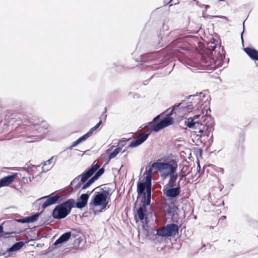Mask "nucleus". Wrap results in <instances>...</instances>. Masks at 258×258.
Wrapping results in <instances>:
<instances>
[{
	"label": "nucleus",
	"mask_w": 258,
	"mask_h": 258,
	"mask_svg": "<svg viewBox=\"0 0 258 258\" xmlns=\"http://www.w3.org/2000/svg\"><path fill=\"white\" fill-rule=\"evenodd\" d=\"M121 151L120 148L117 147L109 155L106 163L102 167L101 164H97V160L87 167L81 174L76 176L70 183V186H73L72 192H75L79 189V194L83 190L89 188L93 183L97 181L104 173L105 166L108 164L110 160L115 158Z\"/></svg>",
	"instance_id": "nucleus-1"
},
{
	"label": "nucleus",
	"mask_w": 258,
	"mask_h": 258,
	"mask_svg": "<svg viewBox=\"0 0 258 258\" xmlns=\"http://www.w3.org/2000/svg\"><path fill=\"white\" fill-rule=\"evenodd\" d=\"M177 170V161L173 159H167V163L160 178L163 181L168 178V182L163 186L162 192L169 200L176 199L181 192L179 181L177 183L179 175Z\"/></svg>",
	"instance_id": "nucleus-2"
},
{
	"label": "nucleus",
	"mask_w": 258,
	"mask_h": 258,
	"mask_svg": "<svg viewBox=\"0 0 258 258\" xmlns=\"http://www.w3.org/2000/svg\"><path fill=\"white\" fill-rule=\"evenodd\" d=\"M94 189H96L92 193L89 203V211L90 213H93L96 215L106 210L111 201L112 191L108 186L96 187Z\"/></svg>",
	"instance_id": "nucleus-3"
},
{
	"label": "nucleus",
	"mask_w": 258,
	"mask_h": 258,
	"mask_svg": "<svg viewBox=\"0 0 258 258\" xmlns=\"http://www.w3.org/2000/svg\"><path fill=\"white\" fill-rule=\"evenodd\" d=\"M209 97L210 96H207L203 92L197 93L196 94L186 96L180 103L174 104L170 108L172 109V111H175L179 115L180 113L186 114V112L191 110L194 106L198 105L197 109H199L200 101L206 102ZM203 105L202 103L200 104V106Z\"/></svg>",
	"instance_id": "nucleus-4"
},
{
	"label": "nucleus",
	"mask_w": 258,
	"mask_h": 258,
	"mask_svg": "<svg viewBox=\"0 0 258 258\" xmlns=\"http://www.w3.org/2000/svg\"><path fill=\"white\" fill-rule=\"evenodd\" d=\"M208 111H211L210 108L206 110V115L202 116L200 120L195 121L190 117L184 121V124L187 127L198 130V133L201 134L200 138L202 136L209 137L214 130V119L211 115H207Z\"/></svg>",
	"instance_id": "nucleus-5"
},
{
	"label": "nucleus",
	"mask_w": 258,
	"mask_h": 258,
	"mask_svg": "<svg viewBox=\"0 0 258 258\" xmlns=\"http://www.w3.org/2000/svg\"><path fill=\"white\" fill-rule=\"evenodd\" d=\"M138 61L143 63H152L146 66L151 67L153 70L162 68L171 62V56L167 53L160 51L144 53L138 58Z\"/></svg>",
	"instance_id": "nucleus-6"
},
{
	"label": "nucleus",
	"mask_w": 258,
	"mask_h": 258,
	"mask_svg": "<svg viewBox=\"0 0 258 258\" xmlns=\"http://www.w3.org/2000/svg\"><path fill=\"white\" fill-rule=\"evenodd\" d=\"M140 204L137 208L138 200L134 203L133 210L134 211V219L136 222L139 221L143 222L144 220L147 221L150 212L148 211V206L151 204V201L144 196H141Z\"/></svg>",
	"instance_id": "nucleus-7"
},
{
	"label": "nucleus",
	"mask_w": 258,
	"mask_h": 258,
	"mask_svg": "<svg viewBox=\"0 0 258 258\" xmlns=\"http://www.w3.org/2000/svg\"><path fill=\"white\" fill-rule=\"evenodd\" d=\"M74 199H69L55 206L51 213L52 217L56 220H61L67 217L74 207Z\"/></svg>",
	"instance_id": "nucleus-8"
},
{
	"label": "nucleus",
	"mask_w": 258,
	"mask_h": 258,
	"mask_svg": "<svg viewBox=\"0 0 258 258\" xmlns=\"http://www.w3.org/2000/svg\"><path fill=\"white\" fill-rule=\"evenodd\" d=\"M163 113L164 114L156 121V124L153 127L155 133L174 123V119L172 116L174 114H177L175 111H172V109L169 108Z\"/></svg>",
	"instance_id": "nucleus-9"
},
{
	"label": "nucleus",
	"mask_w": 258,
	"mask_h": 258,
	"mask_svg": "<svg viewBox=\"0 0 258 258\" xmlns=\"http://www.w3.org/2000/svg\"><path fill=\"white\" fill-rule=\"evenodd\" d=\"M179 227L174 223L168 224L164 228L157 230H153L152 235L153 237L158 236L161 237H173L178 233Z\"/></svg>",
	"instance_id": "nucleus-10"
},
{
	"label": "nucleus",
	"mask_w": 258,
	"mask_h": 258,
	"mask_svg": "<svg viewBox=\"0 0 258 258\" xmlns=\"http://www.w3.org/2000/svg\"><path fill=\"white\" fill-rule=\"evenodd\" d=\"M167 163V159L164 160L163 162L159 160L153 162L151 165H147L145 168V171L144 173L143 178L152 181V174L153 169H156L161 174L164 170V168Z\"/></svg>",
	"instance_id": "nucleus-11"
},
{
	"label": "nucleus",
	"mask_w": 258,
	"mask_h": 258,
	"mask_svg": "<svg viewBox=\"0 0 258 258\" xmlns=\"http://www.w3.org/2000/svg\"><path fill=\"white\" fill-rule=\"evenodd\" d=\"M96 189H93L91 191H87L86 193L82 194L80 197H79L77 200V202L74 200V207L79 209L82 210L85 208L87 205L88 201V199L94 191Z\"/></svg>",
	"instance_id": "nucleus-12"
},
{
	"label": "nucleus",
	"mask_w": 258,
	"mask_h": 258,
	"mask_svg": "<svg viewBox=\"0 0 258 258\" xmlns=\"http://www.w3.org/2000/svg\"><path fill=\"white\" fill-rule=\"evenodd\" d=\"M152 187V181L147 180L144 178L141 181H139L137 183V191L138 193L137 199L143 194H144L149 188Z\"/></svg>",
	"instance_id": "nucleus-13"
},
{
	"label": "nucleus",
	"mask_w": 258,
	"mask_h": 258,
	"mask_svg": "<svg viewBox=\"0 0 258 258\" xmlns=\"http://www.w3.org/2000/svg\"><path fill=\"white\" fill-rule=\"evenodd\" d=\"M21 174L19 173H12L11 174L5 176L0 179V184L2 187L9 186L16 179L18 178V175Z\"/></svg>",
	"instance_id": "nucleus-14"
},
{
	"label": "nucleus",
	"mask_w": 258,
	"mask_h": 258,
	"mask_svg": "<svg viewBox=\"0 0 258 258\" xmlns=\"http://www.w3.org/2000/svg\"><path fill=\"white\" fill-rule=\"evenodd\" d=\"M24 246L23 241H19L13 244L10 247L7 248V250L3 252V256L7 258L11 256L13 252L18 251Z\"/></svg>",
	"instance_id": "nucleus-15"
},
{
	"label": "nucleus",
	"mask_w": 258,
	"mask_h": 258,
	"mask_svg": "<svg viewBox=\"0 0 258 258\" xmlns=\"http://www.w3.org/2000/svg\"><path fill=\"white\" fill-rule=\"evenodd\" d=\"M49 198L41 205V207L43 210L48 207L58 202V201L59 198L55 195L54 193L49 195Z\"/></svg>",
	"instance_id": "nucleus-16"
},
{
	"label": "nucleus",
	"mask_w": 258,
	"mask_h": 258,
	"mask_svg": "<svg viewBox=\"0 0 258 258\" xmlns=\"http://www.w3.org/2000/svg\"><path fill=\"white\" fill-rule=\"evenodd\" d=\"M178 210V207L175 205L173 202H171V205H168L166 212L168 216L171 217V221L173 222H177V220H175V215L177 214V211Z\"/></svg>",
	"instance_id": "nucleus-17"
},
{
	"label": "nucleus",
	"mask_w": 258,
	"mask_h": 258,
	"mask_svg": "<svg viewBox=\"0 0 258 258\" xmlns=\"http://www.w3.org/2000/svg\"><path fill=\"white\" fill-rule=\"evenodd\" d=\"M147 140V135H141L136 139L133 140L128 146H127V148H134L137 147L142 144L144 142Z\"/></svg>",
	"instance_id": "nucleus-18"
},
{
	"label": "nucleus",
	"mask_w": 258,
	"mask_h": 258,
	"mask_svg": "<svg viewBox=\"0 0 258 258\" xmlns=\"http://www.w3.org/2000/svg\"><path fill=\"white\" fill-rule=\"evenodd\" d=\"M245 53L255 61H258V50L252 47H246L243 49Z\"/></svg>",
	"instance_id": "nucleus-19"
},
{
	"label": "nucleus",
	"mask_w": 258,
	"mask_h": 258,
	"mask_svg": "<svg viewBox=\"0 0 258 258\" xmlns=\"http://www.w3.org/2000/svg\"><path fill=\"white\" fill-rule=\"evenodd\" d=\"M29 122L34 126H37L40 125L37 129V131L40 133H44L45 131L47 129V125L45 121H41L40 122L38 120L37 122H35L33 120H30Z\"/></svg>",
	"instance_id": "nucleus-20"
},
{
	"label": "nucleus",
	"mask_w": 258,
	"mask_h": 258,
	"mask_svg": "<svg viewBox=\"0 0 258 258\" xmlns=\"http://www.w3.org/2000/svg\"><path fill=\"white\" fill-rule=\"evenodd\" d=\"M164 114V113H160V114L157 115L156 116H155V117H154V118L153 119V120L148 122L147 124H146L145 125V126L144 127H147V126H150V129L145 134H143L142 135H147V139H148V138L149 137V136L150 135L151 133H152V132H154V131L153 130V127L155 126V124H156V121Z\"/></svg>",
	"instance_id": "nucleus-21"
},
{
	"label": "nucleus",
	"mask_w": 258,
	"mask_h": 258,
	"mask_svg": "<svg viewBox=\"0 0 258 258\" xmlns=\"http://www.w3.org/2000/svg\"><path fill=\"white\" fill-rule=\"evenodd\" d=\"M43 211L40 212L33 213L30 216L26 217L27 223H32L37 221L39 216L42 214Z\"/></svg>",
	"instance_id": "nucleus-22"
},
{
	"label": "nucleus",
	"mask_w": 258,
	"mask_h": 258,
	"mask_svg": "<svg viewBox=\"0 0 258 258\" xmlns=\"http://www.w3.org/2000/svg\"><path fill=\"white\" fill-rule=\"evenodd\" d=\"M37 166L31 164L30 162H28L24 167H19L18 171H25L28 173L31 174V172L34 171V168H36Z\"/></svg>",
	"instance_id": "nucleus-23"
},
{
	"label": "nucleus",
	"mask_w": 258,
	"mask_h": 258,
	"mask_svg": "<svg viewBox=\"0 0 258 258\" xmlns=\"http://www.w3.org/2000/svg\"><path fill=\"white\" fill-rule=\"evenodd\" d=\"M102 123V119H101V116L100 117V120L94 126H93V127L91 128L89 131L87 133H86L85 134H84V135L85 136H86V138L88 139V138H89L91 136H92V135L93 134V133L96 131L99 127V126H100V125Z\"/></svg>",
	"instance_id": "nucleus-24"
},
{
	"label": "nucleus",
	"mask_w": 258,
	"mask_h": 258,
	"mask_svg": "<svg viewBox=\"0 0 258 258\" xmlns=\"http://www.w3.org/2000/svg\"><path fill=\"white\" fill-rule=\"evenodd\" d=\"M72 231H67L61 234L59 238L60 239L62 244L67 242L71 238Z\"/></svg>",
	"instance_id": "nucleus-25"
},
{
	"label": "nucleus",
	"mask_w": 258,
	"mask_h": 258,
	"mask_svg": "<svg viewBox=\"0 0 258 258\" xmlns=\"http://www.w3.org/2000/svg\"><path fill=\"white\" fill-rule=\"evenodd\" d=\"M132 138H129V139H126V138H122L121 140H119L118 143H117V146L118 148H120V150H122L123 147H124L126 143L127 142H128Z\"/></svg>",
	"instance_id": "nucleus-26"
},
{
	"label": "nucleus",
	"mask_w": 258,
	"mask_h": 258,
	"mask_svg": "<svg viewBox=\"0 0 258 258\" xmlns=\"http://www.w3.org/2000/svg\"><path fill=\"white\" fill-rule=\"evenodd\" d=\"M142 228L143 230L146 232V236L147 237L149 236L150 231L148 229V223H149V218L148 220L146 221L144 220L143 222Z\"/></svg>",
	"instance_id": "nucleus-27"
},
{
	"label": "nucleus",
	"mask_w": 258,
	"mask_h": 258,
	"mask_svg": "<svg viewBox=\"0 0 258 258\" xmlns=\"http://www.w3.org/2000/svg\"><path fill=\"white\" fill-rule=\"evenodd\" d=\"M87 139L86 138V136L83 135L82 136L78 138L77 140H76L75 141L73 142L72 145L73 146V147H75L77 146L79 144L85 141Z\"/></svg>",
	"instance_id": "nucleus-28"
},
{
	"label": "nucleus",
	"mask_w": 258,
	"mask_h": 258,
	"mask_svg": "<svg viewBox=\"0 0 258 258\" xmlns=\"http://www.w3.org/2000/svg\"><path fill=\"white\" fill-rule=\"evenodd\" d=\"M62 244V242H61L60 239L58 238L51 246H50V250H53L55 248L60 247Z\"/></svg>",
	"instance_id": "nucleus-29"
},
{
	"label": "nucleus",
	"mask_w": 258,
	"mask_h": 258,
	"mask_svg": "<svg viewBox=\"0 0 258 258\" xmlns=\"http://www.w3.org/2000/svg\"><path fill=\"white\" fill-rule=\"evenodd\" d=\"M221 48V52L220 51L218 52V57L219 59L223 60L225 57L226 52L223 46H220L219 49Z\"/></svg>",
	"instance_id": "nucleus-30"
},
{
	"label": "nucleus",
	"mask_w": 258,
	"mask_h": 258,
	"mask_svg": "<svg viewBox=\"0 0 258 258\" xmlns=\"http://www.w3.org/2000/svg\"><path fill=\"white\" fill-rule=\"evenodd\" d=\"M16 217H19L20 218L19 219H15L12 221V222H18V223H21L22 224L27 223L26 220V217H22L19 214L16 215Z\"/></svg>",
	"instance_id": "nucleus-31"
},
{
	"label": "nucleus",
	"mask_w": 258,
	"mask_h": 258,
	"mask_svg": "<svg viewBox=\"0 0 258 258\" xmlns=\"http://www.w3.org/2000/svg\"><path fill=\"white\" fill-rule=\"evenodd\" d=\"M151 195H152V187L149 188L147 190L144 194H142L141 196H144L147 199L151 202Z\"/></svg>",
	"instance_id": "nucleus-32"
},
{
	"label": "nucleus",
	"mask_w": 258,
	"mask_h": 258,
	"mask_svg": "<svg viewBox=\"0 0 258 258\" xmlns=\"http://www.w3.org/2000/svg\"><path fill=\"white\" fill-rule=\"evenodd\" d=\"M82 240V239L80 237L76 238L74 241V246H75V247H76L77 246H79L80 243L81 242Z\"/></svg>",
	"instance_id": "nucleus-33"
},
{
	"label": "nucleus",
	"mask_w": 258,
	"mask_h": 258,
	"mask_svg": "<svg viewBox=\"0 0 258 258\" xmlns=\"http://www.w3.org/2000/svg\"><path fill=\"white\" fill-rule=\"evenodd\" d=\"M33 205L36 209H39L41 205L40 199H37L34 203Z\"/></svg>",
	"instance_id": "nucleus-34"
},
{
	"label": "nucleus",
	"mask_w": 258,
	"mask_h": 258,
	"mask_svg": "<svg viewBox=\"0 0 258 258\" xmlns=\"http://www.w3.org/2000/svg\"><path fill=\"white\" fill-rule=\"evenodd\" d=\"M197 172L199 173L200 174H203L204 173V171L201 170V167L200 164L199 160L197 161Z\"/></svg>",
	"instance_id": "nucleus-35"
},
{
	"label": "nucleus",
	"mask_w": 258,
	"mask_h": 258,
	"mask_svg": "<svg viewBox=\"0 0 258 258\" xmlns=\"http://www.w3.org/2000/svg\"><path fill=\"white\" fill-rule=\"evenodd\" d=\"M21 232L20 231H19V232H17V231H9V232H5L4 231V232H2V233H3L4 235H10L12 234H17V233H20Z\"/></svg>",
	"instance_id": "nucleus-36"
},
{
	"label": "nucleus",
	"mask_w": 258,
	"mask_h": 258,
	"mask_svg": "<svg viewBox=\"0 0 258 258\" xmlns=\"http://www.w3.org/2000/svg\"><path fill=\"white\" fill-rule=\"evenodd\" d=\"M203 17L205 18H208V17H211V18H224L225 19H227V18L225 16H209V15H203Z\"/></svg>",
	"instance_id": "nucleus-37"
},
{
	"label": "nucleus",
	"mask_w": 258,
	"mask_h": 258,
	"mask_svg": "<svg viewBox=\"0 0 258 258\" xmlns=\"http://www.w3.org/2000/svg\"><path fill=\"white\" fill-rule=\"evenodd\" d=\"M55 156H53L52 157H51L50 159H49L48 160H47L45 163L44 165H46L47 164H50L52 162L53 159L54 158Z\"/></svg>",
	"instance_id": "nucleus-38"
},
{
	"label": "nucleus",
	"mask_w": 258,
	"mask_h": 258,
	"mask_svg": "<svg viewBox=\"0 0 258 258\" xmlns=\"http://www.w3.org/2000/svg\"><path fill=\"white\" fill-rule=\"evenodd\" d=\"M114 147L115 146L113 145L111 146L108 149L106 150V154L109 155Z\"/></svg>",
	"instance_id": "nucleus-39"
},
{
	"label": "nucleus",
	"mask_w": 258,
	"mask_h": 258,
	"mask_svg": "<svg viewBox=\"0 0 258 258\" xmlns=\"http://www.w3.org/2000/svg\"><path fill=\"white\" fill-rule=\"evenodd\" d=\"M213 142V136L212 135L210 138L208 140L209 145L211 146Z\"/></svg>",
	"instance_id": "nucleus-40"
},
{
	"label": "nucleus",
	"mask_w": 258,
	"mask_h": 258,
	"mask_svg": "<svg viewBox=\"0 0 258 258\" xmlns=\"http://www.w3.org/2000/svg\"><path fill=\"white\" fill-rule=\"evenodd\" d=\"M22 181L24 183H28V179L26 177H22Z\"/></svg>",
	"instance_id": "nucleus-41"
},
{
	"label": "nucleus",
	"mask_w": 258,
	"mask_h": 258,
	"mask_svg": "<svg viewBox=\"0 0 258 258\" xmlns=\"http://www.w3.org/2000/svg\"><path fill=\"white\" fill-rule=\"evenodd\" d=\"M217 48V46L215 44H214V45L211 46V49L212 51H215V52H216V49Z\"/></svg>",
	"instance_id": "nucleus-42"
},
{
	"label": "nucleus",
	"mask_w": 258,
	"mask_h": 258,
	"mask_svg": "<svg viewBox=\"0 0 258 258\" xmlns=\"http://www.w3.org/2000/svg\"><path fill=\"white\" fill-rule=\"evenodd\" d=\"M244 31V28H243V31L241 33V34H240L241 40V42H242V44H243V41H243V34Z\"/></svg>",
	"instance_id": "nucleus-43"
},
{
	"label": "nucleus",
	"mask_w": 258,
	"mask_h": 258,
	"mask_svg": "<svg viewBox=\"0 0 258 258\" xmlns=\"http://www.w3.org/2000/svg\"><path fill=\"white\" fill-rule=\"evenodd\" d=\"M34 240L33 239H27V240H26L25 241H23V243H24V246L26 244H27L29 243V242L30 241H33Z\"/></svg>",
	"instance_id": "nucleus-44"
},
{
	"label": "nucleus",
	"mask_w": 258,
	"mask_h": 258,
	"mask_svg": "<svg viewBox=\"0 0 258 258\" xmlns=\"http://www.w3.org/2000/svg\"><path fill=\"white\" fill-rule=\"evenodd\" d=\"M200 116H201L200 114H197V115H194L192 118H193V119H194V120H195V119L199 118Z\"/></svg>",
	"instance_id": "nucleus-45"
},
{
	"label": "nucleus",
	"mask_w": 258,
	"mask_h": 258,
	"mask_svg": "<svg viewBox=\"0 0 258 258\" xmlns=\"http://www.w3.org/2000/svg\"><path fill=\"white\" fill-rule=\"evenodd\" d=\"M72 235H71V237H73V238H76L77 237V236H78V235L76 234V232H72Z\"/></svg>",
	"instance_id": "nucleus-46"
},
{
	"label": "nucleus",
	"mask_w": 258,
	"mask_h": 258,
	"mask_svg": "<svg viewBox=\"0 0 258 258\" xmlns=\"http://www.w3.org/2000/svg\"><path fill=\"white\" fill-rule=\"evenodd\" d=\"M4 232V227L3 224L0 225V234Z\"/></svg>",
	"instance_id": "nucleus-47"
},
{
	"label": "nucleus",
	"mask_w": 258,
	"mask_h": 258,
	"mask_svg": "<svg viewBox=\"0 0 258 258\" xmlns=\"http://www.w3.org/2000/svg\"><path fill=\"white\" fill-rule=\"evenodd\" d=\"M201 7L202 8H205L206 9H207L208 8H210V6L209 5H202Z\"/></svg>",
	"instance_id": "nucleus-48"
},
{
	"label": "nucleus",
	"mask_w": 258,
	"mask_h": 258,
	"mask_svg": "<svg viewBox=\"0 0 258 258\" xmlns=\"http://www.w3.org/2000/svg\"><path fill=\"white\" fill-rule=\"evenodd\" d=\"M49 195L45 196H43V197L39 198V199H40V201L42 200H43V199H46V200L47 198H49Z\"/></svg>",
	"instance_id": "nucleus-49"
},
{
	"label": "nucleus",
	"mask_w": 258,
	"mask_h": 258,
	"mask_svg": "<svg viewBox=\"0 0 258 258\" xmlns=\"http://www.w3.org/2000/svg\"><path fill=\"white\" fill-rule=\"evenodd\" d=\"M198 151H199V154L200 155V156H202V153H203V149H202V148H199L198 149Z\"/></svg>",
	"instance_id": "nucleus-50"
},
{
	"label": "nucleus",
	"mask_w": 258,
	"mask_h": 258,
	"mask_svg": "<svg viewBox=\"0 0 258 258\" xmlns=\"http://www.w3.org/2000/svg\"><path fill=\"white\" fill-rule=\"evenodd\" d=\"M52 250H50V246L48 248V249L45 251V254H47L50 252L52 251Z\"/></svg>",
	"instance_id": "nucleus-51"
},
{
	"label": "nucleus",
	"mask_w": 258,
	"mask_h": 258,
	"mask_svg": "<svg viewBox=\"0 0 258 258\" xmlns=\"http://www.w3.org/2000/svg\"><path fill=\"white\" fill-rule=\"evenodd\" d=\"M130 148H127V147L123 150V151H122V153H125V152H126V153H128V149H130Z\"/></svg>",
	"instance_id": "nucleus-52"
},
{
	"label": "nucleus",
	"mask_w": 258,
	"mask_h": 258,
	"mask_svg": "<svg viewBox=\"0 0 258 258\" xmlns=\"http://www.w3.org/2000/svg\"><path fill=\"white\" fill-rule=\"evenodd\" d=\"M73 148H74V147H73V146L71 145V146H70L68 148V150H72L73 149Z\"/></svg>",
	"instance_id": "nucleus-53"
},
{
	"label": "nucleus",
	"mask_w": 258,
	"mask_h": 258,
	"mask_svg": "<svg viewBox=\"0 0 258 258\" xmlns=\"http://www.w3.org/2000/svg\"><path fill=\"white\" fill-rule=\"evenodd\" d=\"M226 218V216H222L221 218H220V219H222V220H224Z\"/></svg>",
	"instance_id": "nucleus-54"
},
{
	"label": "nucleus",
	"mask_w": 258,
	"mask_h": 258,
	"mask_svg": "<svg viewBox=\"0 0 258 258\" xmlns=\"http://www.w3.org/2000/svg\"><path fill=\"white\" fill-rule=\"evenodd\" d=\"M238 149H240V150H241V151H242V150H243V146H241L240 147H238Z\"/></svg>",
	"instance_id": "nucleus-55"
},
{
	"label": "nucleus",
	"mask_w": 258,
	"mask_h": 258,
	"mask_svg": "<svg viewBox=\"0 0 258 258\" xmlns=\"http://www.w3.org/2000/svg\"><path fill=\"white\" fill-rule=\"evenodd\" d=\"M133 95H134V93L131 92H129V93H128V96H132Z\"/></svg>",
	"instance_id": "nucleus-56"
},
{
	"label": "nucleus",
	"mask_w": 258,
	"mask_h": 258,
	"mask_svg": "<svg viewBox=\"0 0 258 258\" xmlns=\"http://www.w3.org/2000/svg\"><path fill=\"white\" fill-rule=\"evenodd\" d=\"M148 80L145 81L144 82V85H146V84H147V83H148Z\"/></svg>",
	"instance_id": "nucleus-57"
},
{
	"label": "nucleus",
	"mask_w": 258,
	"mask_h": 258,
	"mask_svg": "<svg viewBox=\"0 0 258 258\" xmlns=\"http://www.w3.org/2000/svg\"><path fill=\"white\" fill-rule=\"evenodd\" d=\"M148 80L145 81L144 82V85H146V84H147V83H148Z\"/></svg>",
	"instance_id": "nucleus-58"
},
{
	"label": "nucleus",
	"mask_w": 258,
	"mask_h": 258,
	"mask_svg": "<svg viewBox=\"0 0 258 258\" xmlns=\"http://www.w3.org/2000/svg\"><path fill=\"white\" fill-rule=\"evenodd\" d=\"M49 169H47L46 171L45 170L44 168L43 167V169H42V171L43 172H46Z\"/></svg>",
	"instance_id": "nucleus-59"
},
{
	"label": "nucleus",
	"mask_w": 258,
	"mask_h": 258,
	"mask_svg": "<svg viewBox=\"0 0 258 258\" xmlns=\"http://www.w3.org/2000/svg\"><path fill=\"white\" fill-rule=\"evenodd\" d=\"M12 187H13L14 188L17 189V188L16 187L15 185H13Z\"/></svg>",
	"instance_id": "nucleus-60"
},
{
	"label": "nucleus",
	"mask_w": 258,
	"mask_h": 258,
	"mask_svg": "<svg viewBox=\"0 0 258 258\" xmlns=\"http://www.w3.org/2000/svg\"><path fill=\"white\" fill-rule=\"evenodd\" d=\"M245 21H246V20H244V21L243 22V28L245 27L244 26V23H245Z\"/></svg>",
	"instance_id": "nucleus-61"
},
{
	"label": "nucleus",
	"mask_w": 258,
	"mask_h": 258,
	"mask_svg": "<svg viewBox=\"0 0 258 258\" xmlns=\"http://www.w3.org/2000/svg\"><path fill=\"white\" fill-rule=\"evenodd\" d=\"M32 181V179H31V177H29L28 178V181Z\"/></svg>",
	"instance_id": "nucleus-62"
},
{
	"label": "nucleus",
	"mask_w": 258,
	"mask_h": 258,
	"mask_svg": "<svg viewBox=\"0 0 258 258\" xmlns=\"http://www.w3.org/2000/svg\"><path fill=\"white\" fill-rule=\"evenodd\" d=\"M221 169V171H222V173L224 172V169L223 168H220Z\"/></svg>",
	"instance_id": "nucleus-63"
},
{
	"label": "nucleus",
	"mask_w": 258,
	"mask_h": 258,
	"mask_svg": "<svg viewBox=\"0 0 258 258\" xmlns=\"http://www.w3.org/2000/svg\"><path fill=\"white\" fill-rule=\"evenodd\" d=\"M221 169V171H222V173L224 172V169L223 168H220Z\"/></svg>",
	"instance_id": "nucleus-64"
}]
</instances>
